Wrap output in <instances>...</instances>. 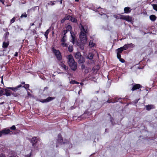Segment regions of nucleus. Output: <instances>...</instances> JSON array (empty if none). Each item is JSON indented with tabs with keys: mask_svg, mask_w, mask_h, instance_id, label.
<instances>
[{
	"mask_svg": "<svg viewBox=\"0 0 157 157\" xmlns=\"http://www.w3.org/2000/svg\"><path fill=\"white\" fill-rule=\"evenodd\" d=\"M81 32L79 35V37L82 43L86 44L87 42V38L86 34L88 33L89 30L87 26H83L81 25L80 27Z\"/></svg>",
	"mask_w": 157,
	"mask_h": 157,
	"instance_id": "obj_1",
	"label": "nucleus"
},
{
	"mask_svg": "<svg viewBox=\"0 0 157 157\" xmlns=\"http://www.w3.org/2000/svg\"><path fill=\"white\" fill-rule=\"evenodd\" d=\"M68 59V63L71 69L74 71H75L77 67V63L75 62L72 55H70L67 57Z\"/></svg>",
	"mask_w": 157,
	"mask_h": 157,
	"instance_id": "obj_2",
	"label": "nucleus"
},
{
	"mask_svg": "<svg viewBox=\"0 0 157 157\" xmlns=\"http://www.w3.org/2000/svg\"><path fill=\"white\" fill-rule=\"evenodd\" d=\"M64 141L61 134L60 133L59 134L56 141V147H58L60 145L64 144L68 142V140L66 139Z\"/></svg>",
	"mask_w": 157,
	"mask_h": 157,
	"instance_id": "obj_3",
	"label": "nucleus"
},
{
	"mask_svg": "<svg viewBox=\"0 0 157 157\" xmlns=\"http://www.w3.org/2000/svg\"><path fill=\"white\" fill-rule=\"evenodd\" d=\"M52 52L58 60L60 61L62 59L61 53L59 50H56L54 48H53Z\"/></svg>",
	"mask_w": 157,
	"mask_h": 157,
	"instance_id": "obj_4",
	"label": "nucleus"
},
{
	"mask_svg": "<svg viewBox=\"0 0 157 157\" xmlns=\"http://www.w3.org/2000/svg\"><path fill=\"white\" fill-rule=\"evenodd\" d=\"M40 140L39 137L33 136L30 140V142L32 144V146L35 147L37 146L38 142Z\"/></svg>",
	"mask_w": 157,
	"mask_h": 157,
	"instance_id": "obj_5",
	"label": "nucleus"
},
{
	"mask_svg": "<svg viewBox=\"0 0 157 157\" xmlns=\"http://www.w3.org/2000/svg\"><path fill=\"white\" fill-rule=\"evenodd\" d=\"M75 57L77 59H78V62L79 63H83L84 61V58L82 56L80 52H77L75 56Z\"/></svg>",
	"mask_w": 157,
	"mask_h": 157,
	"instance_id": "obj_6",
	"label": "nucleus"
},
{
	"mask_svg": "<svg viewBox=\"0 0 157 157\" xmlns=\"http://www.w3.org/2000/svg\"><path fill=\"white\" fill-rule=\"evenodd\" d=\"M55 98V97H49L46 99H40L38 100V101L43 103H47L52 101Z\"/></svg>",
	"mask_w": 157,
	"mask_h": 157,
	"instance_id": "obj_7",
	"label": "nucleus"
},
{
	"mask_svg": "<svg viewBox=\"0 0 157 157\" xmlns=\"http://www.w3.org/2000/svg\"><path fill=\"white\" fill-rule=\"evenodd\" d=\"M11 131L9 129H6V128L0 131V137H1L3 135H6L10 133Z\"/></svg>",
	"mask_w": 157,
	"mask_h": 157,
	"instance_id": "obj_8",
	"label": "nucleus"
},
{
	"mask_svg": "<svg viewBox=\"0 0 157 157\" xmlns=\"http://www.w3.org/2000/svg\"><path fill=\"white\" fill-rule=\"evenodd\" d=\"M134 45L132 43L131 44H125L124 45V46L123 47H121L124 50H127L129 48H132L134 47Z\"/></svg>",
	"mask_w": 157,
	"mask_h": 157,
	"instance_id": "obj_9",
	"label": "nucleus"
},
{
	"mask_svg": "<svg viewBox=\"0 0 157 157\" xmlns=\"http://www.w3.org/2000/svg\"><path fill=\"white\" fill-rule=\"evenodd\" d=\"M132 85L133 86L131 89V90L132 91H134L136 90L139 89L142 87V86L139 84L133 83L132 84Z\"/></svg>",
	"mask_w": 157,
	"mask_h": 157,
	"instance_id": "obj_10",
	"label": "nucleus"
},
{
	"mask_svg": "<svg viewBox=\"0 0 157 157\" xmlns=\"http://www.w3.org/2000/svg\"><path fill=\"white\" fill-rule=\"evenodd\" d=\"M22 87V85L20 84L15 87H9L7 88L12 90L13 91L16 92L17 91L20 90V88Z\"/></svg>",
	"mask_w": 157,
	"mask_h": 157,
	"instance_id": "obj_11",
	"label": "nucleus"
},
{
	"mask_svg": "<svg viewBox=\"0 0 157 157\" xmlns=\"http://www.w3.org/2000/svg\"><path fill=\"white\" fill-rule=\"evenodd\" d=\"M21 84L22 85L21 87H23L26 89L27 90H29L31 92H32V91L30 89H29V84H25V82H21Z\"/></svg>",
	"mask_w": 157,
	"mask_h": 157,
	"instance_id": "obj_12",
	"label": "nucleus"
},
{
	"mask_svg": "<svg viewBox=\"0 0 157 157\" xmlns=\"http://www.w3.org/2000/svg\"><path fill=\"white\" fill-rule=\"evenodd\" d=\"M123 51L124 50L121 47L116 49V51H117V56H121V53H122Z\"/></svg>",
	"mask_w": 157,
	"mask_h": 157,
	"instance_id": "obj_13",
	"label": "nucleus"
},
{
	"mask_svg": "<svg viewBox=\"0 0 157 157\" xmlns=\"http://www.w3.org/2000/svg\"><path fill=\"white\" fill-rule=\"evenodd\" d=\"M115 99L116 102L119 101L121 103H123V101L126 100L125 98H118V97L115 98Z\"/></svg>",
	"mask_w": 157,
	"mask_h": 157,
	"instance_id": "obj_14",
	"label": "nucleus"
},
{
	"mask_svg": "<svg viewBox=\"0 0 157 157\" xmlns=\"http://www.w3.org/2000/svg\"><path fill=\"white\" fill-rule=\"evenodd\" d=\"M71 34V37L72 38V39L71 40V42H72V43L73 44H74L75 43V42L76 39L75 38V36L74 34V33L72 32H70Z\"/></svg>",
	"mask_w": 157,
	"mask_h": 157,
	"instance_id": "obj_15",
	"label": "nucleus"
},
{
	"mask_svg": "<svg viewBox=\"0 0 157 157\" xmlns=\"http://www.w3.org/2000/svg\"><path fill=\"white\" fill-rule=\"evenodd\" d=\"M124 13H129L131 11V9L129 7H126L124 8Z\"/></svg>",
	"mask_w": 157,
	"mask_h": 157,
	"instance_id": "obj_16",
	"label": "nucleus"
},
{
	"mask_svg": "<svg viewBox=\"0 0 157 157\" xmlns=\"http://www.w3.org/2000/svg\"><path fill=\"white\" fill-rule=\"evenodd\" d=\"M146 110L150 111L151 109L154 108V105H148L145 106Z\"/></svg>",
	"mask_w": 157,
	"mask_h": 157,
	"instance_id": "obj_17",
	"label": "nucleus"
},
{
	"mask_svg": "<svg viewBox=\"0 0 157 157\" xmlns=\"http://www.w3.org/2000/svg\"><path fill=\"white\" fill-rule=\"evenodd\" d=\"M100 68V67L99 65H96L94 66L92 69V70L94 72H97L98 71Z\"/></svg>",
	"mask_w": 157,
	"mask_h": 157,
	"instance_id": "obj_18",
	"label": "nucleus"
},
{
	"mask_svg": "<svg viewBox=\"0 0 157 157\" xmlns=\"http://www.w3.org/2000/svg\"><path fill=\"white\" fill-rule=\"evenodd\" d=\"M9 44V42H3L2 44V47L4 48H6L8 47Z\"/></svg>",
	"mask_w": 157,
	"mask_h": 157,
	"instance_id": "obj_19",
	"label": "nucleus"
},
{
	"mask_svg": "<svg viewBox=\"0 0 157 157\" xmlns=\"http://www.w3.org/2000/svg\"><path fill=\"white\" fill-rule=\"evenodd\" d=\"M59 65L63 68L66 71L67 69V67L62 62H61L59 64Z\"/></svg>",
	"mask_w": 157,
	"mask_h": 157,
	"instance_id": "obj_20",
	"label": "nucleus"
},
{
	"mask_svg": "<svg viewBox=\"0 0 157 157\" xmlns=\"http://www.w3.org/2000/svg\"><path fill=\"white\" fill-rule=\"evenodd\" d=\"M150 19L152 21H154L156 19V17L154 15H151L150 16Z\"/></svg>",
	"mask_w": 157,
	"mask_h": 157,
	"instance_id": "obj_21",
	"label": "nucleus"
},
{
	"mask_svg": "<svg viewBox=\"0 0 157 157\" xmlns=\"http://www.w3.org/2000/svg\"><path fill=\"white\" fill-rule=\"evenodd\" d=\"M66 30H67L68 32V31H71H71L72 29V28L71 25H68L66 27Z\"/></svg>",
	"mask_w": 157,
	"mask_h": 157,
	"instance_id": "obj_22",
	"label": "nucleus"
},
{
	"mask_svg": "<svg viewBox=\"0 0 157 157\" xmlns=\"http://www.w3.org/2000/svg\"><path fill=\"white\" fill-rule=\"evenodd\" d=\"M50 32V30L49 29H47L45 33L44 36L46 39H47L48 38V34Z\"/></svg>",
	"mask_w": 157,
	"mask_h": 157,
	"instance_id": "obj_23",
	"label": "nucleus"
},
{
	"mask_svg": "<svg viewBox=\"0 0 157 157\" xmlns=\"http://www.w3.org/2000/svg\"><path fill=\"white\" fill-rule=\"evenodd\" d=\"M5 95L7 96H10L11 95V94L10 92V90L7 89H5Z\"/></svg>",
	"mask_w": 157,
	"mask_h": 157,
	"instance_id": "obj_24",
	"label": "nucleus"
},
{
	"mask_svg": "<svg viewBox=\"0 0 157 157\" xmlns=\"http://www.w3.org/2000/svg\"><path fill=\"white\" fill-rule=\"evenodd\" d=\"M125 20L128 22H131L132 21V17L129 16H126Z\"/></svg>",
	"mask_w": 157,
	"mask_h": 157,
	"instance_id": "obj_25",
	"label": "nucleus"
},
{
	"mask_svg": "<svg viewBox=\"0 0 157 157\" xmlns=\"http://www.w3.org/2000/svg\"><path fill=\"white\" fill-rule=\"evenodd\" d=\"M68 50L69 52H72L73 50V48L72 45H70L68 48Z\"/></svg>",
	"mask_w": 157,
	"mask_h": 157,
	"instance_id": "obj_26",
	"label": "nucleus"
},
{
	"mask_svg": "<svg viewBox=\"0 0 157 157\" xmlns=\"http://www.w3.org/2000/svg\"><path fill=\"white\" fill-rule=\"evenodd\" d=\"M117 57L119 60V61L122 63H124L125 62V60L121 58V56H117Z\"/></svg>",
	"mask_w": 157,
	"mask_h": 157,
	"instance_id": "obj_27",
	"label": "nucleus"
},
{
	"mask_svg": "<svg viewBox=\"0 0 157 157\" xmlns=\"http://www.w3.org/2000/svg\"><path fill=\"white\" fill-rule=\"evenodd\" d=\"M65 37H66V36H63L61 39V41L62 42V43H61L62 45H63V44H64V43H65V41H66V40L65 39Z\"/></svg>",
	"mask_w": 157,
	"mask_h": 157,
	"instance_id": "obj_28",
	"label": "nucleus"
},
{
	"mask_svg": "<svg viewBox=\"0 0 157 157\" xmlns=\"http://www.w3.org/2000/svg\"><path fill=\"white\" fill-rule=\"evenodd\" d=\"M94 57V55L93 54L90 53L88 56V58L90 59H93Z\"/></svg>",
	"mask_w": 157,
	"mask_h": 157,
	"instance_id": "obj_29",
	"label": "nucleus"
},
{
	"mask_svg": "<svg viewBox=\"0 0 157 157\" xmlns=\"http://www.w3.org/2000/svg\"><path fill=\"white\" fill-rule=\"evenodd\" d=\"M30 34L31 35H34L35 34H37L36 31V30L34 29L31 30Z\"/></svg>",
	"mask_w": 157,
	"mask_h": 157,
	"instance_id": "obj_30",
	"label": "nucleus"
},
{
	"mask_svg": "<svg viewBox=\"0 0 157 157\" xmlns=\"http://www.w3.org/2000/svg\"><path fill=\"white\" fill-rule=\"evenodd\" d=\"M70 21L76 23L77 22V19L75 18L72 16V18H71Z\"/></svg>",
	"mask_w": 157,
	"mask_h": 157,
	"instance_id": "obj_31",
	"label": "nucleus"
},
{
	"mask_svg": "<svg viewBox=\"0 0 157 157\" xmlns=\"http://www.w3.org/2000/svg\"><path fill=\"white\" fill-rule=\"evenodd\" d=\"M95 44L93 42H92L91 41H90V42L89 44V47L90 48H92L94 47V46Z\"/></svg>",
	"mask_w": 157,
	"mask_h": 157,
	"instance_id": "obj_32",
	"label": "nucleus"
},
{
	"mask_svg": "<svg viewBox=\"0 0 157 157\" xmlns=\"http://www.w3.org/2000/svg\"><path fill=\"white\" fill-rule=\"evenodd\" d=\"M9 34V33L8 32L5 33L4 34V36L6 39L8 38Z\"/></svg>",
	"mask_w": 157,
	"mask_h": 157,
	"instance_id": "obj_33",
	"label": "nucleus"
},
{
	"mask_svg": "<svg viewBox=\"0 0 157 157\" xmlns=\"http://www.w3.org/2000/svg\"><path fill=\"white\" fill-rule=\"evenodd\" d=\"M16 18V17H14L11 19L10 22V25H11L15 21Z\"/></svg>",
	"mask_w": 157,
	"mask_h": 157,
	"instance_id": "obj_34",
	"label": "nucleus"
},
{
	"mask_svg": "<svg viewBox=\"0 0 157 157\" xmlns=\"http://www.w3.org/2000/svg\"><path fill=\"white\" fill-rule=\"evenodd\" d=\"M65 17L66 20H69L70 21L71 18H72V16L68 15L67 16H65Z\"/></svg>",
	"mask_w": 157,
	"mask_h": 157,
	"instance_id": "obj_35",
	"label": "nucleus"
},
{
	"mask_svg": "<svg viewBox=\"0 0 157 157\" xmlns=\"http://www.w3.org/2000/svg\"><path fill=\"white\" fill-rule=\"evenodd\" d=\"M27 14H26L25 13H23L21 16L20 17L21 18H23V17H27Z\"/></svg>",
	"mask_w": 157,
	"mask_h": 157,
	"instance_id": "obj_36",
	"label": "nucleus"
},
{
	"mask_svg": "<svg viewBox=\"0 0 157 157\" xmlns=\"http://www.w3.org/2000/svg\"><path fill=\"white\" fill-rule=\"evenodd\" d=\"M70 83L71 84H78L79 83L78 82H77L75 81V80H71L70 81Z\"/></svg>",
	"mask_w": 157,
	"mask_h": 157,
	"instance_id": "obj_37",
	"label": "nucleus"
},
{
	"mask_svg": "<svg viewBox=\"0 0 157 157\" xmlns=\"http://www.w3.org/2000/svg\"><path fill=\"white\" fill-rule=\"evenodd\" d=\"M80 48L82 50H83L84 48V45L83 44H80L79 45Z\"/></svg>",
	"mask_w": 157,
	"mask_h": 157,
	"instance_id": "obj_38",
	"label": "nucleus"
},
{
	"mask_svg": "<svg viewBox=\"0 0 157 157\" xmlns=\"http://www.w3.org/2000/svg\"><path fill=\"white\" fill-rule=\"evenodd\" d=\"M68 142H67L66 144H68L69 145L68 147L69 148H71L72 147V144H71V143L69 142V140H68Z\"/></svg>",
	"mask_w": 157,
	"mask_h": 157,
	"instance_id": "obj_39",
	"label": "nucleus"
},
{
	"mask_svg": "<svg viewBox=\"0 0 157 157\" xmlns=\"http://www.w3.org/2000/svg\"><path fill=\"white\" fill-rule=\"evenodd\" d=\"M152 6L153 9L157 11V4H153Z\"/></svg>",
	"mask_w": 157,
	"mask_h": 157,
	"instance_id": "obj_40",
	"label": "nucleus"
},
{
	"mask_svg": "<svg viewBox=\"0 0 157 157\" xmlns=\"http://www.w3.org/2000/svg\"><path fill=\"white\" fill-rule=\"evenodd\" d=\"M10 128L12 130H15L16 129V127L15 125H13L10 127Z\"/></svg>",
	"mask_w": 157,
	"mask_h": 157,
	"instance_id": "obj_41",
	"label": "nucleus"
},
{
	"mask_svg": "<svg viewBox=\"0 0 157 157\" xmlns=\"http://www.w3.org/2000/svg\"><path fill=\"white\" fill-rule=\"evenodd\" d=\"M67 32L68 31L66 29L63 30V36H66V34L67 33Z\"/></svg>",
	"mask_w": 157,
	"mask_h": 157,
	"instance_id": "obj_42",
	"label": "nucleus"
},
{
	"mask_svg": "<svg viewBox=\"0 0 157 157\" xmlns=\"http://www.w3.org/2000/svg\"><path fill=\"white\" fill-rule=\"evenodd\" d=\"M66 20L65 17H64V18L63 19H62L61 20V23H63Z\"/></svg>",
	"mask_w": 157,
	"mask_h": 157,
	"instance_id": "obj_43",
	"label": "nucleus"
},
{
	"mask_svg": "<svg viewBox=\"0 0 157 157\" xmlns=\"http://www.w3.org/2000/svg\"><path fill=\"white\" fill-rule=\"evenodd\" d=\"M126 16H125L124 15H122L121 18L123 20H125L126 18Z\"/></svg>",
	"mask_w": 157,
	"mask_h": 157,
	"instance_id": "obj_44",
	"label": "nucleus"
},
{
	"mask_svg": "<svg viewBox=\"0 0 157 157\" xmlns=\"http://www.w3.org/2000/svg\"><path fill=\"white\" fill-rule=\"evenodd\" d=\"M27 91L28 96L30 97H31L32 94L29 92L28 91V90H27Z\"/></svg>",
	"mask_w": 157,
	"mask_h": 157,
	"instance_id": "obj_45",
	"label": "nucleus"
},
{
	"mask_svg": "<svg viewBox=\"0 0 157 157\" xmlns=\"http://www.w3.org/2000/svg\"><path fill=\"white\" fill-rule=\"evenodd\" d=\"M85 68V66L84 65L82 64L81 66V68L82 70H83Z\"/></svg>",
	"mask_w": 157,
	"mask_h": 157,
	"instance_id": "obj_46",
	"label": "nucleus"
},
{
	"mask_svg": "<svg viewBox=\"0 0 157 157\" xmlns=\"http://www.w3.org/2000/svg\"><path fill=\"white\" fill-rule=\"evenodd\" d=\"M139 99H136L134 101V103L135 104H136L138 102V101H139Z\"/></svg>",
	"mask_w": 157,
	"mask_h": 157,
	"instance_id": "obj_47",
	"label": "nucleus"
},
{
	"mask_svg": "<svg viewBox=\"0 0 157 157\" xmlns=\"http://www.w3.org/2000/svg\"><path fill=\"white\" fill-rule=\"evenodd\" d=\"M68 44H67V43H65H65H64V44H63V45L62 46H63V47H67L68 46Z\"/></svg>",
	"mask_w": 157,
	"mask_h": 157,
	"instance_id": "obj_48",
	"label": "nucleus"
},
{
	"mask_svg": "<svg viewBox=\"0 0 157 157\" xmlns=\"http://www.w3.org/2000/svg\"><path fill=\"white\" fill-rule=\"evenodd\" d=\"M3 91L2 90H0V95H3Z\"/></svg>",
	"mask_w": 157,
	"mask_h": 157,
	"instance_id": "obj_49",
	"label": "nucleus"
},
{
	"mask_svg": "<svg viewBox=\"0 0 157 157\" xmlns=\"http://www.w3.org/2000/svg\"><path fill=\"white\" fill-rule=\"evenodd\" d=\"M0 2H1L3 5H4V2H5V0H0Z\"/></svg>",
	"mask_w": 157,
	"mask_h": 157,
	"instance_id": "obj_50",
	"label": "nucleus"
},
{
	"mask_svg": "<svg viewBox=\"0 0 157 157\" xmlns=\"http://www.w3.org/2000/svg\"><path fill=\"white\" fill-rule=\"evenodd\" d=\"M18 55V53L17 52H15L14 55V56H15V57H17Z\"/></svg>",
	"mask_w": 157,
	"mask_h": 157,
	"instance_id": "obj_51",
	"label": "nucleus"
},
{
	"mask_svg": "<svg viewBox=\"0 0 157 157\" xmlns=\"http://www.w3.org/2000/svg\"><path fill=\"white\" fill-rule=\"evenodd\" d=\"M0 157H6L4 155L1 154L0 155Z\"/></svg>",
	"mask_w": 157,
	"mask_h": 157,
	"instance_id": "obj_52",
	"label": "nucleus"
},
{
	"mask_svg": "<svg viewBox=\"0 0 157 157\" xmlns=\"http://www.w3.org/2000/svg\"><path fill=\"white\" fill-rule=\"evenodd\" d=\"M107 102L108 103H110L111 102H111L110 100H108L107 101ZM115 102H113V103H114Z\"/></svg>",
	"mask_w": 157,
	"mask_h": 157,
	"instance_id": "obj_53",
	"label": "nucleus"
},
{
	"mask_svg": "<svg viewBox=\"0 0 157 157\" xmlns=\"http://www.w3.org/2000/svg\"><path fill=\"white\" fill-rule=\"evenodd\" d=\"M30 25L31 26H32L34 25V23H31V24H30Z\"/></svg>",
	"mask_w": 157,
	"mask_h": 157,
	"instance_id": "obj_54",
	"label": "nucleus"
},
{
	"mask_svg": "<svg viewBox=\"0 0 157 157\" xmlns=\"http://www.w3.org/2000/svg\"><path fill=\"white\" fill-rule=\"evenodd\" d=\"M38 36H35V39L36 40L37 37H38Z\"/></svg>",
	"mask_w": 157,
	"mask_h": 157,
	"instance_id": "obj_55",
	"label": "nucleus"
},
{
	"mask_svg": "<svg viewBox=\"0 0 157 157\" xmlns=\"http://www.w3.org/2000/svg\"><path fill=\"white\" fill-rule=\"evenodd\" d=\"M60 3L61 4L62 3L63 0H60Z\"/></svg>",
	"mask_w": 157,
	"mask_h": 157,
	"instance_id": "obj_56",
	"label": "nucleus"
},
{
	"mask_svg": "<svg viewBox=\"0 0 157 157\" xmlns=\"http://www.w3.org/2000/svg\"><path fill=\"white\" fill-rule=\"evenodd\" d=\"M79 0H75V1L76 2H78Z\"/></svg>",
	"mask_w": 157,
	"mask_h": 157,
	"instance_id": "obj_57",
	"label": "nucleus"
},
{
	"mask_svg": "<svg viewBox=\"0 0 157 157\" xmlns=\"http://www.w3.org/2000/svg\"><path fill=\"white\" fill-rule=\"evenodd\" d=\"M10 157H16V156H10Z\"/></svg>",
	"mask_w": 157,
	"mask_h": 157,
	"instance_id": "obj_58",
	"label": "nucleus"
},
{
	"mask_svg": "<svg viewBox=\"0 0 157 157\" xmlns=\"http://www.w3.org/2000/svg\"><path fill=\"white\" fill-rule=\"evenodd\" d=\"M81 117L82 118L83 117V114L81 116Z\"/></svg>",
	"mask_w": 157,
	"mask_h": 157,
	"instance_id": "obj_59",
	"label": "nucleus"
},
{
	"mask_svg": "<svg viewBox=\"0 0 157 157\" xmlns=\"http://www.w3.org/2000/svg\"><path fill=\"white\" fill-rule=\"evenodd\" d=\"M1 82H2V83H3V81L2 79V80Z\"/></svg>",
	"mask_w": 157,
	"mask_h": 157,
	"instance_id": "obj_60",
	"label": "nucleus"
},
{
	"mask_svg": "<svg viewBox=\"0 0 157 157\" xmlns=\"http://www.w3.org/2000/svg\"><path fill=\"white\" fill-rule=\"evenodd\" d=\"M107 129H105V132H106L107 131Z\"/></svg>",
	"mask_w": 157,
	"mask_h": 157,
	"instance_id": "obj_61",
	"label": "nucleus"
},
{
	"mask_svg": "<svg viewBox=\"0 0 157 157\" xmlns=\"http://www.w3.org/2000/svg\"><path fill=\"white\" fill-rule=\"evenodd\" d=\"M155 53H157V51L155 52Z\"/></svg>",
	"mask_w": 157,
	"mask_h": 157,
	"instance_id": "obj_62",
	"label": "nucleus"
},
{
	"mask_svg": "<svg viewBox=\"0 0 157 157\" xmlns=\"http://www.w3.org/2000/svg\"><path fill=\"white\" fill-rule=\"evenodd\" d=\"M54 3H53L52 4V5H54Z\"/></svg>",
	"mask_w": 157,
	"mask_h": 157,
	"instance_id": "obj_63",
	"label": "nucleus"
},
{
	"mask_svg": "<svg viewBox=\"0 0 157 157\" xmlns=\"http://www.w3.org/2000/svg\"><path fill=\"white\" fill-rule=\"evenodd\" d=\"M46 88H47V87H44V89H45Z\"/></svg>",
	"mask_w": 157,
	"mask_h": 157,
	"instance_id": "obj_64",
	"label": "nucleus"
}]
</instances>
